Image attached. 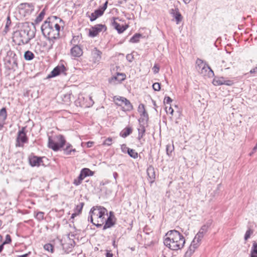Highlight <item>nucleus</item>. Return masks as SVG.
<instances>
[{
	"label": "nucleus",
	"mask_w": 257,
	"mask_h": 257,
	"mask_svg": "<svg viewBox=\"0 0 257 257\" xmlns=\"http://www.w3.org/2000/svg\"><path fill=\"white\" fill-rule=\"evenodd\" d=\"M210 225V223H209V222H207V223H206L205 224L203 225L201 227V228L200 229V230L202 232H204V233H206V232L207 231V230H208V228L209 227Z\"/></svg>",
	"instance_id": "4c0bfd02"
},
{
	"label": "nucleus",
	"mask_w": 257,
	"mask_h": 257,
	"mask_svg": "<svg viewBox=\"0 0 257 257\" xmlns=\"http://www.w3.org/2000/svg\"><path fill=\"white\" fill-rule=\"evenodd\" d=\"M185 243V240L183 235L176 230L168 231L164 239V245L173 250L181 249Z\"/></svg>",
	"instance_id": "f03ea898"
},
{
	"label": "nucleus",
	"mask_w": 257,
	"mask_h": 257,
	"mask_svg": "<svg viewBox=\"0 0 257 257\" xmlns=\"http://www.w3.org/2000/svg\"><path fill=\"white\" fill-rule=\"evenodd\" d=\"M112 138H107V139H106L104 142H103V145H107V146H110L111 145V142H112Z\"/></svg>",
	"instance_id": "de8ad7c7"
},
{
	"label": "nucleus",
	"mask_w": 257,
	"mask_h": 257,
	"mask_svg": "<svg viewBox=\"0 0 257 257\" xmlns=\"http://www.w3.org/2000/svg\"><path fill=\"white\" fill-rule=\"evenodd\" d=\"M42 158L40 157L32 156L29 158V163L32 167L39 166L42 162Z\"/></svg>",
	"instance_id": "4468645a"
},
{
	"label": "nucleus",
	"mask_w": 257,
	"mask_h": 257,
	"mask_svg": "<svg viewBox=\"0 0 257 257\" xmlns=\"http://www.w3.org/2000/svg\"><path fill=\"white\" fill-rule=\"evenodd\" d=\"M79 214L77 213L76 212H75L74 213H73L72 215H71V218H74L75 216H76L77 215H78Z\"/></svg>",
	"instance_id": "052dcab7"
},
{
	"label": "nucleus",
	"mask_w": 257,
	"mask_h": 257,
	"mask_svg": "<svg viewBox=\"0 0 257 257\" xmlns=\"http://www.w3.org/2000/svg\"><path fill=\"white\" fill-rule=\"evenodd\" d=\"M34 58V54L30 51H27L24 54V58L26 60L30 61Z\"/></svg>",
	"instance_id": "cd10ccee"
},
{
	"label": "nucleus",
	"mask_w": 257,
	"mask_h": 257,
	"mask_svg": "<svg viewBox=\"0 0 257 257\" xmlns=\"http://www.w3.org/2000/svg\"><path fill=\"white\" fill-rule=\"evenodd\" d=\"M223 85H227V86H230L232 85L233 84V82L232 80H224Z\"/></svg>",
	"instance_id": "8fccbe9b"
},
{
	"label": "nucleus",
	"mask_w": 257,
	"mask_h": 257,
	"mask_svg": "<svg viewBox=\"0 0 257 257\" xmlns=\"http://www.w3.org/2000/svg\"><path fill=\"white\" fill-rule=\"evenodd\" d=\"M138 139L140 140L141 138H142L144 135V134L145 133L146 130L145 128V126L142 125H140V127L138 128Z\"/></svg>",
	"instance_id": "c756f323"
},
{
	"label": "nucleus",
	"mask_w": 257,
	"mask_h": 257,
	"mask_svg": "<svg viewBox=\"0 0 257 257\" xmlns=\"http://www.w3.org/2000/svg\"><path fill=\"white\" fill-rule=\"evenodd\" d=\"M152 86L155 91H159L161 89L160 84L158 82L154 83Z\"/></svg>",
	"instance_id": "c03bdc74"
},
{
	"label": "nucleus",
	"mask_w": 257,
	"mask_h": 257,
	"mask_svg": "<svg viewBox=\"0 0 257 257\" xmlns=\"http://www.w3.org/2000/svg\"><path fill=\"white\" fill-rule=\"evenodd\" d=\"M21 9H25L33 11L34 10V6L32 4L23 3L21 4Z\"/></svg>",
	"instance_id": "2f4dec72"
},
{
	"label": "nucleus",
	"mask_w": 257,
	"mask_h": 257,
	"mask_svg": "<svg viewBox=\"0 0 257 257\" xmlns=\"http://www.w3.org/2000/svg\"><path fill=\"white\" fill-rule=\"evenodd\" d=\"M172 99L169 96H166L164 98V103L167 104H169L171 102H172Z\"/></svg>",
	"instance_id": "5fc2aeb1"
},
{
	"label": "nucleus",
	"mask_w": 257,
	"mask_h": 257,
	"mask_svg": "<svg viewBox=\"0 0 257 257\" xmlns=\"http://www.w3.org/2000/svg\"><path fill=\"white\" fill-rule=\"evenodd\" d=\"M29 253H26L23 255H19V257H28Z\"/></svg>",
	"instance_id": "338daca9"
},
{
	"label": "nucleus",
	"mask_w": 257,
	"mask_h": 257,
	"mask_svg": "<svg viewBox=\"0 0 257 257\" xmlns=\"http://www.w3.org/2000/svg\"><path fill=\"white\" fill-rule=\"evenodd\" d=\"M119 103H116L118 105L122 106V110L124 111H131L133 109V107L130 101L126 98L123 97H118L116 98Z\"/></svg>",
	"instance_id": "0eeeda50"
},
{
	"label": "nucleus",
	"mask_w": 257,
	"mask_h": 257,
	"mask_svg": "<svg viewBox=\"0 0 257 257\" xmlns=\"http://www.w3.org/2000/svg\"><path fill=\"white\" fill-rule=\"evenodd\" d=\"M116 18H113V21L112 22L111 25L117 31L119 34L123 33L127 28L128 25H120L119 24L115 22Z\"/></svg>",
	"instance_id": "ddd939ff"
},
{
	"label": "nucleus",
	"mask_w": 257,
	"mask_h": 257,
	"mask_svg": "<svg viewBox=\"0 0 257 257\" xmlns=\"http://www.w3.org/2000/svg\"><path fill=\"white\" fill-rule=\"evenodd\" d=\"M72 145L69 143L67 144L66 147L64 149V153L67 155L71 154L72 152H75L76 150L75 149H72Z\"/></svg>",
	"instance_id": "393cba45"
},
{
	"label": "nucleus",
	"mask_w": 257,
	"mask_h": 257,
	"mask_svg": "<svg viewBox=\"0 0 257 257\" xmlns=\"http://www.w3.org/2000/svg\"><path fill=\"white\" fill-rule=\"evenodd\" d=\"M126 59L128 60V61H129L130 62H132L134 59V56L131 54H127L126 55Z\"/></svg>",
	"instance_id": "6e6d98bb"
},
{
	"label": "nucleus",
	"mask_w": 257,
	"mask_h": 257,
	"mask_svg": "<svg viewBox=\"0 0 257 257\" xmlns=\"http://www.w3.org/2000/svg\"><path fill=\"white\" fill-rule=\"evenodd\" d=\"M80 174L84 178L87 176H92L93 172L88 168H83L81 170Z\"/></svg>",
	"instance_id": "b1692460"
},
{
	"label": "nucleus",
	"mask_w": 257,
	"mask_h": 257,
	"mask_svg": "<svg viewBox=\"0 0 257 257\" xmlns=\"http://www.w3.org/2000/svg\"><path fill=\"white\" fill-rule=\"evenodd\" d=\"M57 20L62 21L56 16H52L47 18L44 22L41 27L44 37L51 39L59 38L60 26L56 22Z\"/></svg>",
	"instance_id": "f257e3e1"
},
{
	"label": "nucleus",
	"mask_w": 257,
	"mask_h": 257,
	"mask_svg": "<svg viewBox=\"0 0 257 257\" xmlns=\"http://www.w3.org/2000/svg\"><path fill=\"white\" fill-rule=\"evenodd\" d=\"M107 4L108 2L107 1H106L102 7L99 8L97 10H95L93 13H92L90 16L89 17L90 21H94L97 18L102 16L107 7Z\"/></svg>",
	"instance_id": "6e6552de"
},
{
	"label": "nucleus",
	"mask_w": 257,
	"mask_h": 257,
	"mask_svg": "<svg viewBox=\"0 0 257 257\" xmlns=\"http://www.w3.org/2000/svg\"><path fill=\"white\" fill-rule=\"evenodd\" d=\"M89 216L88 218V220L90 221L93 224L95 225L96 226V224H97V222H93V219H94V216L92 215V213H90V211L89 212Z\"/></svg>",
	"instance_id": "a18cd8bd"
},
{
	"label": "nucleus",
	"mask_w": 257,
	"mask_h": 257,
	"mask_svg": "<svg viewBox=\"0 0 257 257\" xmlns=\"http://www.w3.org/2000/svg\"><path fill=\"white\" fill-rule=\"evenodd\" d=\"M196 64L199 68H202V70L205 69V64H204L201 59H198L196 61Z\"/></svg>",
	"instance_id": "ea45409f"
},
{
	"label": "nucleus",
	"mask_w": 257,
	"mask_h": 257,
	"mask_svg": "<svg viewBox=\"0 0 257 257\" xmlns=\"http://www.w3.org/2000/svg\"><path fill=\"white\" fill-rule=\"evenodd\" d=\"M148 177L151 180V182L154 181L156 177L155 169L152 166H150L147 170Z\"/></svg>",
	"instance_id": "aec40b11"
},
{
	"label": "nucleus",
	"mask_w": 257,
	"mask_h": 257,
	"mask_svg": "<svg viewBox=\"0 0 257 257\" xmlns=\"http://www.w3.org/2000/svg\"><path fill=\"white\" fill-rule=\"evenodd\" d=\"M46 38L49 41V45L48 49L49 50L52 49L53 47V45L54 44L55 40L57 39L58 38H52V39L50 38Z\"/></svg>",
	"instance_id": "e433bc0d"
},
{
	"label": "nucleus",
	"mask_w": 257,
	"mask_h": 257,
	"mask_svg": "<svg viewBox=\"0 0 257 257\" xmlns=\"http://www.w3.org/2000/svg\"><path fill=\"white\" fill-rule=\"evenodd\" d=\"M104 222L105 224L103 227V230L110 228L114 224V222L111 216H108L106 220H104Z\"/></svg>",
	"instance_id": "412c9836"
},
{
	"label": "nucleus",
	"mask_w": 257,
	"mask_h": 257,
	"mask_svg": "<svg viewBox=\"0 0 257 257\" xmlns=\"http://www.w3.org/2000/svg\"><path fill=\"white\" fill-rule=\"evenodd\" d=\"M93 142H88L87 144V147H91L93 144Z\"/></svg>",
	"instance_id": "e2e57ef3"
},
{
	"label": "nucleus",
	"mask_w": 257,
	"mask_h": 257,
	"mask_svg": "<svg viewBox=\"0 0 257 257\" xmlns=\"http://www.w3.org/2000/svg\"><path fill=\"white\" fill-rule=\"evenodd\" d=\"M65 143V139L61 135L56 136L53 138L49 137L48 147L54 151H57L62 148Z\"/></svg>",
	"instance_id": "39448f33"
},
{
	"label": "nucleus",
	"mask_w": 257,
	"mask_h": 257,
	"mask_svg": "<svg viewBox=\"0 0 257 257\" xmlns=\"http://www.w3.org/2000/svg\"><path fill=\"white\" fill-rule=\"evenodd\" d=\"M106 30V27L104 25L97 24L92 27L89 29V34L91 37H94L101 31H105Z\"/></svg>",
	"instance_id": "1a4fd4ad"
},
{
	"label": "nucleus",
	"mask_w": 257,
	"mask_h": 257,
	"mask_svg": "<svg viewBox=\"0 0 257 257\" xmlns=\"http://www.w3.org/2000/svg\"><path fill=\"white\" fill-rule=\"evenodd\" d=\"M152 70H153L154 73L155 74H156L159 72L160 68L157 65H155L154 66V67H153Z\"/></svg>",
	"instance_id": "603ef678"
},
{
	"label": "nucleus",
	"mask_w": 257,
	"mask_h": 257,
	"mask_svg": "<svg viewBox=\"0 0 257 257\" xmlns=\"http://www.w3.org/2000/svg\"><path fill=\"white\" fill-rule=\"evenodd\" d=\"M249 73L250 74H256L257 73V65L254 67L253 68L251 69Z\"/></svg>",
	"instance_id": "4d7b16f0"
},
{
	"label": "nucleus",
	"mask_w": 257,
	"mask_h": 257,
	"mask_svg": "<svg viewBox=\"0 0 257 257\" xmlns=\"http://www.w3.org/2000/svg\"><path fill=\"white\" fill-rule=\"evenodd\" d=\"M102 52L94 48L91 51V59L93 63H98L101 59Z\"/></svg>",
	"instance_id": "f8f14e48"
},
{
	"label": "nucleus",
	"mask_w": 257,
	"mask_h": 257,
	"mask_svg": "<svg viewBox=\"0 0 257 257\" xmlns=\"http://www.w3.org/2000/svg\"><path fill=\"white\" fill-rule=\"evenodd\" d=\"M132 132L133 130L131 127H126L120 133V136L121 137L125 138L129 136L131 134H132Z\"/></svg>",
	"instance_id": "4be33fe9"
},
{
	"label": "nucleus",
	"mask_w": 257,
	"mask_h": 257,
	"mask_svg": "<svg viewBox=\"0 0 257 257\" xmlns=\"http://www.w3.org/2000/svg\"><path fill=\"white\" fill-rule=\"evenodd\" d=\"M35 37L33 32L27 30H22L15 34L14 41L18 45H25Z\"/></svg>",
	"instance_id": "7ed1b4c3"
},
{
	"label": "nucleus",
	"mask_w": 257,
	"mask_h": 257,
	"mask_svg": "<svg viewBox=\"0 0 257 257\" xmlns=\"http://www.w3.org/2000/svg\"><path fill=\"white\" fill-rule=\"evenodd\" d=\"M45 14V11L43 10V11H42L41 12V13L39 14V15L36 18V19L35 20V23L36 24H38L40 22H41L44 18Z\"/></svg>",
	"instance_id": "473e14b6"
},
{
	"label": "nucleus",
	"mask_w": 257,
	"mask_h": 257,
	"mask_svg": "<svg viewBox=\"0 0 257 257\" xmlns=\"http://www.w3.org/2000/svg\"><path fill=\"white\" fill-rule=\"evenodd\" d=\"M109 216H111L112 218L114 217L113 212L112 211H110Z\"/></svg>",
	"instance_id": "774afa93"
},
{
	"label": "nucleus",
	"mask_w": 257,
	"mask_h": 257,
	"mask_svg": "<svg viewBox=\"0 0 257 257\" xmlns=\"http://www.w3.org/2000/svg\"><path fill=\"white\" fill-rule=\"evenodd\" d=\"M197 233L202 236V237H203L205 234V233L202 232L200 230H199V232Z\"/></svg>",
	"instance_id": "680f3d73"
},
{
	"label": "nucleus",
	"mask_w": 257,
	"mask_h": 257,
	"mask_svg": "<svg viewBox=\"0 0 257 257\" xmlns=\"http://www.w3.org/2000/svg\"><path fill=\"white\" fill-rule=\"evenodd\" d=\"M126 76L124 73L117 72L116 75H113L108 79L109 83L115 85L121 83L125 79Z\"/></svg>",
	"instance_id": "9d476101"
},
{
	"label": "nucleus",
	"mask_w": 257,
	"mask_h": 257,
	"mask_svg": "<svg viewBox=\"0 0 257 257\" xmlns=\"http://www.w3.org/2000/svg\"><path fill=\"white\" fill-rule=\"evenodd\" d=\"M71 93H67L63 95L62 100L66 104H69L71 102Z\"/></svg>",
	"instance_id": "c85d7f7f"
},
{
	"label": "nucleus",
	"mask_w": 257,
	"mask_h": 257,
	"mask_svg": "<svg viewBox=\"0 0 257 257\" xmlns=\"http://www.w3.org/2000/svg\"><path fill=\"white\" fill-rule=\"evenodd\" d=\"M200 241L196 238H194L191 242L188 250L185 252L186 257H190L192 253L195 251V250L200 245Z\"/></svg>",
	"instance_id": "9b49d317"
},
{
	"label": "nucleus",
	"mask_w": 257,
	"mask_h": 257,
	"mask_svg": "<svg viewBox=\"0 0 257 257\" xmlns=\"http://www.w3.org/2000/svg\"><path fill=\"white\" fill-rule=\"evenodd\" d=\"M126 149H127V153L131 157L134 159H136L138 158V154L135 150L127 148H126Z\"/></svg>",
	"instance_id": "bb28decb"
},
{
	"label": "nucleus",
	"mask_w": 257,
	"mask_h": 257,
	"mask_svg": "<svg viewBox=\"0 0 257 257\" xmlns=\"http://www.w3.org/2000/svg\"><path fill=\"white\" fill-rule=\"evenodd\" d=\"M71 54L73 57H79L82 55L83 51L79 46L76 45L71 49Z\"/></svg>",
	"instance_id": "f3484780"
},
{
	"label": "nucleus",
	"mask_w": 257,
	"mask_h": 257,
	"mask_svg": "<svg viewBox=\"0 0 257 257\" xmlns=\"http://www.w3.org/2000/svg\"><path fill=\"white\" fill-rule=\"evenodd\" d=\"M113 254L110 251H107L106 253V257H112Z\"/></svg>",
	"instance_id": "bf43d9fd"
},
{
	"label": "nucleus",
	"mask_w": 257,
	"mask_h": 257,
	"mask_svg": "<svg viewBox=\"0 0 257 257\" xmlns=\"http://www.w3.org/2000/svg\"><path fill=\"white\" fill-rule=\"evenodd\" d=\"M44 248L51 253H53L54 252V247L51 243H47L44 245Z\"/></svg>",
	"instance_id": "f704fd0d"
},
{
	"label": "nucleus",
	"mask_w": 257,
	"mask_h": 257,
	"mask_svg": "<svg viewBox=\"0 0 257 257\" xmlns=\"http://www.w3.org/2000/svg\"><path fill=\"white\" fill-rule=\"evenodd\" d=\"M250 257H257V241H254L250 250Z\"/></svg>",
	"instance_id": "5701e85b"
},
{
	"label": "nucleus",
	"mask_w": 257,
	"mask_h": 257,
	"mask_svg": "<svg viewBox=\"0 0 257 257\" xmlns=\"http://www.w3.org/2000/svg\"><path fill=\"white\" fill-rule=\"evenodd\" d=\"M224 80V78L220 77L217 78H214L213 80V84L214 85H223V81Z\"/></svg>",
	"instance_id": "7c9ffc66"
},
{
	"label": "nucleus",
	"mask_w": 257,
	"mask_h": 257,
	"mask_svg": "<svg viewBox=\"0 0 257 257\" xmlns=\"http://www.w3.org/2000/svg\"><path fill=\"white\" fill-rule=\"evenodd\" d=\"M11 19H10V17H8L7 18V23H6V26H5V29H8L9 27L10 26V25H11Z\"/></svg>",
	"instance_id": "3c124183"
},
{
	"label": "nucleus",
	"mask_w": 257,
	"mask_h": 257,
	"mask_svg": "<svg viewBox=\"0 0 257 257\" xmlns=\"http://www.w3.org/2000/svg\"><path fill=\"white\" fill-rule=\"evenodd\" d=\"M174 149L173 146H171L170 145H167L166 146V152L168 156L171 155V153L172 152V151Z\"/></svg>",
	"instance_id": "a19ab883"
},
{
	"label": "nucleus",
	"mask_w": 257,
	"mask_h": 257,
	"mask_svg": "<svg viewBox=\"0 0 257 257\" xmlns=\"http://www.w3.org/2000/svg\"><path fill=\"white\" fill-rule=\"evenodd\" d=\"M203 237H202L199 234L197 233L194 238L197 239L198 240L201 241Z\"/></svg>",
	"instance_id": "13d9d810"
},
{
	"label": "nucleus",
	"mask_w": 257,
	"mask_h": 257,
	"mask_svg": "<svg viewBox=\"0 0 257 257\" xmlns=\"http://www.w3.org/2000/svg\"><path fill=\"white\" fill-rule=\"evenodd\" d=\"M65 67L64 65L58 66L56 67L51 72L50 74L48 76V78H51L55 77L59 75L61 72H63L65 70Z\"/></svg>",
	"instance_id": "dca6fc26"
},
{
	"label": "nucleus",
	"mask_w": 257,
	"mask_h": 257,
	"mask_svg": "<svg viewBox=\"0 0 257 257\" xmlns=\"http://www.w3.org/2000/svg\"><path fill=\"white\" fill-rule=\"evenodd\" d=\"M7 117V110L5 107L2 108L0 110V126H3V123Z\"/></svg>",
	"instance_id": "6ab92c4d"
},
{
	"label": "nucleus",
	"mask_w": 257,
	"mask_h": 257,
	"mask_svg": "<svg viewBox=\"0 0 257 257\" xmlns=\"http://www.w3.org/2000/svg\"><path fill=\"white\" fill-rule=\"evenodd\" d=\"M140 34H135L130 39V42L132 43H138L140 41V39L142 37Z\"/></svg>",
	"instance_id": "a878e982"
},
{
	"label": "nucleus",
	"mask_w": 257,
	"mask_h": 257,
	"mask_svg": "<svg viewBox=\"0 0 257 257\" xmlns=\"http://www.w3.org/2000/svg\"><path fill=\"white\" fill-rule=\"evenodd\" d=\"M26 127H23L22 130L19 131L17 138V147H22L24 143H26L28 139L25 132Z\"/></svg>",
	"instance_id": "423d86ee"
},
{
	"label": "nucleus",
	"mask_w": 257,
	"mask_h": 257,
	"mask_svg": "<svg viewBox=\"0 0 257 257\" xmlns=\"http://www.w3.org/2000/svg\"><path fill=\"white\" fill-rule=\"evenodd\" d=\"M84 179L83 176L80 174L79 176L75 179L73 181V184L76 186L79 185L81 183L82 180Z\"/></svg>",
	"instance_id": "72a5a7b5"
},
{
	"label": "nucleus",
	"mask_w": 257,
	"mask_h": 257,
	"mask_svg": "<svg viewBox=\"0 0 257 257\" xmlns=\"http://www.w3.org/2000/svg\"><path fill=\"white\" fill-rule=\"evenodd\" d=\"M113 175L114 179L116 180L117 177L118 176L117 173L116 172H114V173H113Z\"/></svg>",
	"instance_id": "69168bd1"
},
{
	"label": "nucleus",
	"mask_w": 257,
	"mask_h": 257,
	"mask_svg": "<svg viewBox=\"0 0 257 257\" xmlns=\"http://www.w3.org/2000/svg\"><path fill=\"white\" fill-rule=\"evenodd\" d=\"M166 111L167 113H170L171 115H173L174 110L171 106H169L168 109L167 108V107H166Z\"/></svg>",
	"instance_id": "864d4df0"
},
{
	"label": "nucleus",
	"mask_w": 257,
	"mask_h": 257,
	"mask_svg": "<svg viewBox=\"0 0 257 257\" xmlns=\"http://www.w3.org/2000/svg\"><path fill=\"white\" fill-rule=\"evenodd\" d=\"M84 205V202H80L78 204H77L75 209V212H76L77 213L80 214L81 212Z\"/></svg>",
	"instance_id": "c9c22d12"
},
{
	"label": "nucleus",
	"mask_w": 257,
	"mask_h": 257,
	"mask_svg": "<svg viewBox=\"0 0 257 257\" xmlns=\"http://www.w3.org/2000/svg\"><path fill=\"white\" fill-rule=\"evenodd\" d=\"M12 241L11 236L9 234H7L6 236V240L3 243V244H8L11 243Z\"/></svg>",
	"instance_id": "49530a36"
},
{
	"label": "nucleus",
	"mask_w": 257,
	"mask_h": 257,
	"mask_svg": "<svg viewBox=\"0 0 257 257\" xmlns=\"http://www.w3.org/2000/svg\"><path fill=\"white\" fill-rule=\"evenodd\" d=\"M252 233H253V231L251 229H248L245 232V234L244 235V239L245 240H247L250 237V235Z\"/></svg>",
	"instance_id": "37998d69"
},
{
	"label": "nucleus",
	"mask_w": 257,
	"mask_h": 257,
	"mask_svg": "<svg viewBox=\"0 0 257 257\" xmlns=\"http://www.w3.org/2000/svg\"><path fill=\"white\" fill-rule=\"evenodd\" d=\"M140 115L141 117H143V121L145 120L146 122L148 121L149 119V115L148 113L146 112V110L143 111L142 113H141Z\"/></svg>",
	"instance_id": "58836bf2"
},
{
	"label": "nucleus",
	"mask_w": 257,
	"mask_h": 257,
	"mask_svg": "<svg viewBox=\"0 0 257 257\" xmlns=\"http://www.w3.org/2000/svg\"><path fill=\"white\" fill-rule=\"evenodd\" d=\"M4 244H3V243H2L1 245H0V253L3 251V249H4Z\"/></svg>",
	"instance_id": "0e129e2a"
},
{
	"label": "nucleus",
	"mask_w": 257,
	"mask_h": 257,
	"mask_svg": "<svg viewBox=\"0 0 257 257\" xmlns=\"http://www.w3.org/2000/svg\"><path fill=\"white\" fill-rule=\"evenodd\" d=\"M171 15L175 19L176 24H178L182 20V16L179 12L178 9H171L170 10Z\"/></svg>",
	"instance_id": "2eb2a0df"
},
{
	"label": "nucleus",
	"mask_w": 257,
	"mask_h": 257,
	"mask_svg": "<svg viewBox=\"0 0 257 257\" xmlns=\"http://www.w3.org/2000/svg\"><path fill=\"white\" fill-rule=\"evenodd\" d=\"M44 213L43 212H38L36 215V218L39 220H42L44 219Z\"/></svg>",
	"instance_id": "79ce46f5"
},
{
	"label": "nucleus",
	"mask_w": 257,
	"mask_h": 257,
	"mask_svg": "<svg viewBox=\"0 0 257 257\" xmlns=\"http://www.w3.org/2000/svg\"><path fill=\"white\" fill-rule=\"evenodd\" d=\"M70 242L69 243H65L62 244V246L63 249L65 250V252L67 253H69V252L71 251L73 247H74L75 242L73 240H71L69 239Z\"/></svg>",
	"instance_id": "a211bd4d"
},
{
	"label": "nucleus",
	"mask_w": 257,
	"mask_h": 257,
	"mask_svg": "<svg viewBox=\"0 0 257 257\" xmlns=\"http://www.w3.org/2000/svg\"><path fill=\"white\" fill-rule=\"evenodd\" d=\"M90 213L94 216V219L96 220L97 227H100L104 222L105 216L107 215V209L102 206L93 207L90 210Z\"/></svg>",
	"instance_id": "20e7f679"
},
{
	"label": "nucleus",
	"mask_w": 257,
	"mask_h": 257,
	"mask_svg": "<svg viewBox=\"0 0 257 257\" xmlns=\"http://www.w3.org/2000/svg\"><path fill=\"white\" fill-rule=\"evenodd\" d=\"M144 110H145V105L141 103L139 105V107H138V111L140 113H142L143 111H144Z\"/></svg>",
	"instance_id": "09e8293b"
}]
</instances>
